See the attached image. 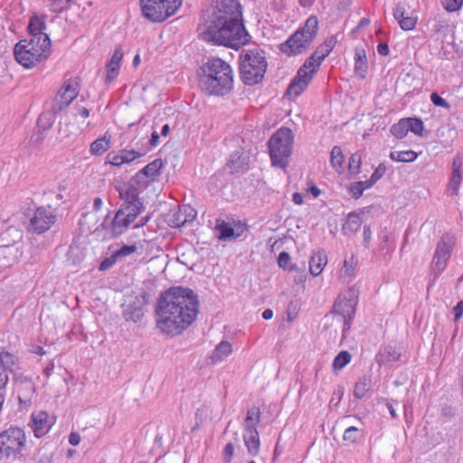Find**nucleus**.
I'll list each match as a JSON object with an SVG mask.
<instances>
[{
    "instance_id": "1",
    "label": "nucleus",
    "mask_w": 463,
    "mask_h": 463,
    "mask_svg": "<svg viewBox=\"0 0 463 463\" xmlns=\"http://www.w3.org/2000/svg\"><path fill=\"white\" fill-rule=\"evenodd\" d=\"M198 32L200 38L205 42L235 50L249 42L238 0H213L212 7L202 14Z\"/></svg>"
},
{
    "instance_id": "2",
    "label": "nucleus",
    "mask_w": 463,
    "mask_h": 463,
    "mask_svg": "<svg viewBox=\"0 0 463 463\" xmlns=\"http://www.w3.org/2000/svg\"><path fill=\"white\" fill-rule=\"evenodd\" d=\"M201 90L208 96L223 97L233 89V72L224 60H208L197 71Z\"/></svg>"
},
{
    "instance_id": "3",
    "label": "nucleus",
    "mask_w": 463,
    "mask_h": 463,
    "mask_svg": "<svg viewBox=\"0 0 463 463\" xmlns=\"http://www.w3.org/2000/svg\"><path fill=\"white\" fill-rule=\"evenodd\" d=\"M45 28L46 15H33L28 24V31L32 38L30 41L23 40L15 44L14 58H46L49 55L52 43L48 34L43 33Z\"/></svg>"
},
{
    "instance_id": "4",
    "label": "nucleus",
    "mask_w": 463,
    "mask_h": 463,
    "mask_svg": "<svg viewBox=\"0 0 463 463\" xmlns=\"http://www.w3.org/2000/svg\"><path fill=\"white\" fill-rule=\"evenodd\" d=\"M318 18L309 16L305 24L279 45V51L287 56H298L307 52L318 33Z\"/></svg>"
},
{
    "instance_id": "5",
    "label": "nucleus",
    "mask_w": 463,
    "mask_h": 463,
    "mask_svg": "<svg viewBox=\"0 0 463 463\" xmlns=\"http://www.w3.org/2000/svg\"><path fill=\"white\" fill-rule=\"evenodd\" d=\"M198 312L199 299L194 290L175 286V335L188 328L196 319Z\"/></svg>"
},
{
    "instance_id": "6",
    "label": "nucleus",
    "mask_w": 463,
    "mask_h": 463,
    "mask_svg": "<svg viewBox=\"0 0 463 463\" xmlns=\"http://www.w3.org/2000/svg\"><path fill=\"white\" fill-rule=\"evenodd\" d=\"M294 135L290 128H279L269 140V152L273 166L286 168L292 153Z\"/></svg>"
},
{
    "instance_id": "7",
    "label": "nucleus",
    "mask_w": 463,
    "mask_h": 463,
    "mask_svg": "<svg viewBox=\"0 0 463 463\" xmlns=\"http://www.w3.org/2000/svg\"><path fill=\"white\" fill-rule=\"evenodd\" d=\"M174 287L161 292L155 308L157 328L161 333L173 335L174 330Z\"/></svg>"
},
{
    "instance_id": "8",
    "label": "nucleus",
    "mask_w": 463,
    "mask_h": 463,
    "mask_svg": "<svg viewBox=\"0 0 463 463\" xmlns=\"http://www.w3.org/2000/svg\"><path fill=\"white\" fill-rule=\"evenodd\" d=\"M25 448L26 435L23 429L11 427L0 433V457L21 459Z\"/></svg>"
},
{
    "instance_id": "9",
    "label": "nucleus",
    "mask_w": 463,
    "mask_h": 463,
    "mask_svg": "<svg viewBox=\"0 0 463 463\" xmlns=\"http://www.w3.org/2000/svg\"><path fill=\"white\" fill-rule=\"evenodd\" d=\"M321 66V60H306L288 86L284 97L294 100L299 97L312 81Z\"/></svg>"
},
{
    "instance_id": "10",
    "label": "nucleus",
    "mask_w": 463,
    "mask_h": 463,
    "mask_svg": "<svg viewBox=\"0 0 463 463\" xmlns=\"http://www.w3.org/2000/svg\"><path fill=\"white\" fill-rule=\"evenodd\" d=\"M260 420V411L257 407H253L247 411L244 420L243 440L247 448L248 453L256 457L260 453V435L257 430V425Z\"/></svg>"
},
{
    "instance_id": "11",
    "label": "nucleus",
    "mask_w": 463,
    "mask_h": 463,
    "mask_svg": "<svg viewBox=\"0 0 463 463\" xmlns=\"http://www.w3.org/2000/svg\"><path fill=\"white\" fill-rule=\"evenodd\" d=\"M357 303L358 292L353 288L341 293L335 302L333 312L343 318L344 332L348 330L351 326V322L354 317Z\"/></svg>"
},
{
    "instance_id": "12",
    "label": "nucleus",
    "mask_w": 463,
    "mask_h": 463,
    "mask_svg": "<svg viewBox=\"0 0 463 463\" xmlns=\"http://www.w3.org/2000/svg\"><path fill=\"white\" fill-rule=\"evenodd\" d=\"M142 15L152 23H163L174 14V0H140Z\"/></svg>"
},
{
    "instance_id": "13",
    "label": "nucleus",
    "mask_w": 463,
    "mask_h": 463,
    "mask_svg": "<svg viewBox=\"0 0 463 463\" xmlns=\"http://www.w3.org/2000/svg\"><path fill=\"white\" fill-rule=\"evenodd\" d=\"M455 243V237L449 233L443 234L437 243L431 261V269L436 276H439L446 269Z\"/></svg>"
},
{
    "instance_id": "14",
    "label": "nucleus",
    "mask_w": 463,
    "mask_h": 463,
    "mask_svg": "<svg viewBox=\"0 0 463 463\" xmlns=\"http://www.w3.org/2000/svg\"><path fill=\"white\" fill-rule=\"evenodd\" d=\"M267 70L266 60H241V79L244 84L253 86L260 82Z\"/></svg>"
},
{
    "instance_id": "15",
    "label": "nucleus",
    "mask_w": 463,
    "mask_h": 463,
    "mask_svg": "<svg viewBox=\"0 0 463 463\" xmlns=\"http://www.w3.org/2000/svg\"><path fill=\"white\" fill-rule=\"evenodd\" d=\"M56 214L51 206L37 207L32 217L28 226V231L37 234H42L55 223Z\"/></svg>"
},
{
    "instance_id": "16",
    "label": "nucleus",
    "mask_w": 463,
    "mask_h": 463,
    "mask_svg": "<svg viewBox=\"0 0 463 463\" xmlns=\"http://www.w3.org/2000/svg\"><path fill=\"white\" fill-rule=\"evenodd\" d=\"M79 87L78 78L69 79L64 82L52 102L54 112L63 111L77 98Z\"/></svg>"
},
{
    "instance_id": "17",
    "label": "nucleus",
    "mask_w": 463,
    "mask_h": 463,
    "mask_svg": "<svg viewBox=\"0 0 463 463\" xmlns=\"http://www.w3.org/2000/svg\"><path fill=\"white\" fill-rule=\"evenodd\" d=\"M130 224L131 222L123 216V212L117 211L110 222H109V215L106 216L99 228L106 232L104 235L106 238L114 239L122 235Z\"/></svg>"
},
{
    "instance_id": "18",
    "label": "nucleus",
    "mask_w": 463,
    "mask_h": 463,
    "mask_svg": "<svg viewBox=\"0 0 463 463\" xmlns=\"http://www.w3.org/2000/svg\"><path fill=\"white\" fill-rule=\"evenodd\" d=\"M60 112H54L53 105H52V109L50 110L40 114L37 120L36 129L31 137L32 142L35 146H40L43 143L44 139V132L52 127L55 121V117Z\"/></svg>"
},
{
    "instance_id": "19",
    "label": "nucleus",
    "mask_w": 463,
    "mask_h": 463,
    "mask_svg": "<svg viewBox=\"0 0 463 463\" xmlns=\"http://www.w3.org/2000/svg\"><path fill=\"white\" fill-rule=\"evenodd\" d=\"M53 424L54 419L46 411H40L31 415L29 426L36 438H43L49 432Z\"/></svg>"
},
{
    "instance_id": "20",
    "label": "nucleus",
    "mask_w": 463,
    "mask_h": 463,
    "mask_svg": "<svg viewBox=\"0 0 463 463\" xmlns=\"http://www.w3.org/2000/svg\"><path fill=\"white\" fill-rule=\"evenodd\" d=\"M150 302L149 295L146 291L142 290L135 298V301L130 304L125 312L127 320H131L135 323L140 321L144 317V307Z\"/></svg>"
},
{
    "instance_id": "21",
    "label": "nucleus",
    "mask_w": 463,
    "mask_h": 463,
    "mask_svg": "<svg viewBox=\"0 0 463 463\" xmlns=\"http://www.w3.org/2000/svg\"><path fill=\"white\" fill-rule=\"evenodd\" d=\"M462 157L457 155L452 161V176L448 184V194L450 196L458 195L462 182Z\"/></svg>"
},
{
    "instance_id": "22",
    "label": "nucleus",
    "mask_w": 463,
    "mask_h": 463,
    "mask_svg": "<svg viewBox=\"0 0 463 463\" xmlns=\"http://www.w3.org/2000/svg\"><path fill=\"white\" fill-rule=\"evenodd\" d=\"M116 189L119 194V198L123 201V203L142 202L139 198L141 193L139 189L133 186L128 183H124L116 186Z\"/></svg>"
},
{
    "instance_id": "23",
    "label": "nucleus",
    "mask_w": 463,
    "mask_h": 463,
    "mask_svg": "<svg viewBox=\"0 0 463 463\" xmlns=\"http://www.w3.org/2000/svg\"><path fill=\"white\" fill-rule=\"evenodd\" d=\"M401 358L400 350L393 345H388L379 351L376 355V362L380 364H387L399 361Z\"/></svg>"
},
{
    "instance_id": "24",
    "label": "nucleus",
    "mask_w": 463,
    "mask_h": 463,
    "mask_svg": "<svg viewBox=\"0 0 463 463\" xmlns=\"http://www.w3.org/2000/svg\"><path fill=\"white\" fill-rule=\"evenodd\" d=\"M18 392L19 403L24 406L31 405V401L33 396L35 387L31 381L20 382L16 385Z\"/></svg>"
},
{
    "instance_id": "25",
    "label": "nucleus",
    "mask_w": 463,
    "mask_h": 463,
    "mask_svg": "<svg viewBox=\"0 0 463 463\" xmlns=\"http://www.w3.org/2000/svg\"><path fill=\"white\" fill-rule=\"evenodd\" d=\"M338 43V36L330 35L317 47L316 51L310 58H326L335 49Z\"/></svg>"
},
{
    "instance_id": "26",
    "label": "nucleus",
    "mask_w": 463,
    "mask_h": 463,
    "mask_svg": "<svg viewBox=\"0 0 463 463\" xmlns=\"http://www.w3.org/2000/svg\"><path fill=\"white\" fill-rule=\"evenodd\" d=\"M362 222L363 221L359 213H350L345 222L342 226L343 234L345 236L354 235L360 230Z\"/></svg>"
},
{
    "instance_id": "27",
    "label": "nucleus",
    "mask_w": 463,
    "mask_h": 463,
    "mask_svg": "<svg viewBox=\"0 0 463 463\" xmlns=\"http://www.w3.org/2000/svg\"><path fill=\"white\" fill-rule=\"evenodd\" d=\"M121 60H109L103 70L104 82L110 85L119 75Z\"/></svg>"
},
{
    "instance_id": "28",
    "label": "nucleus",
    "mask_w": 463,
    "mask_h": 463,
    "mask_svg": "<svg viewBox=\"0 0 463 463\" xmlns=\"http://www.w3.org/2000/svg\"><path fill=\"white\" fill-rule=\"evenodd\" d=\"M327 263V257L324 251H317L314 253L309 260V271L317 277L323 271Z\"/></svg>"
},
{
    "instance_id": "29",
    "label": "nucleus",
    "mask_w": 463,
    "mask_h": 463,
    "mask_svg": "<svg viewBox=\"0 0 463 463\" xmlns=\"http://www.w3.org/2000/svg\"><path fill=\"white\" fill-rule=\"evenodd\" d=\"M143 209V202H137L136 203H122L118 211L123 212V216L132 223L141 213Z\"/></svg>"
},
{
    "instance_id": "30",
    "label": "nucleus",
    "mask_w": 463,
    "mask_h": 463,
    "mask_svg": "<svg viewBox=\"0 0 463 463\" xmlns=\"http://www.w3.org/2000/svg\"><path fill=\"white\" fill-rule=\"evenodd\" d=\"M180 212L183 211L184 217L182 218L181 214H175V228L184 226L186 223L193 222L196 215V210L189 204L179 205Z\"/></svg>"
},
{
    "instance_id": "31",
    "label": "nucleus",
    "mask_w": 463,
    "mask_h": 463,
    "mask_svg": "<svg viewBox=\"0 0 463 463\" xmlns=\"http://www.w3.org/2000/svg\"><path fill=\"white\" fill-rule=\"evenodd\" d=\"M232 351V345L227 341L221 342L213 350L211 360L213 364L222 362Z\"/></svg>"
},
{
    "instance_id": "32",
    "label": "nucleus",
    "mask_w": 463,
    "mask_h": 463,
    "mask_svg": "<svg viewBox=\"0 0 463 463\" xmlns=\"http://www.w3.org/2000/svg\"><path fill=\"white\" fill-rule=\"evenodd\" d=\"M394 16L398 20L400 26L403 30H412L415 28L417 24V17L411 15H404V11L401 8H397L394 12Z\"/></svg>"
},
{
    "instance_id": "33",
    "label": "nucleus",
    "mask_w": 463,
    "mask_h": 463,
    "mask_svg": "<svg viewBox=\"0 0 463 463\" xmlns=\"http://www.w3.org/2000/svg\"><path fill=\"white\" fill-rule=\"evenodd\" d=\"M372 385L370 375H364L356 383L354 390V395L356 399H362L365 396Z\"/></svg>"
},
{
    "instance_id": "34",
    "label": "nucleus",
    "mask_w": 463,
    "mask_h": 463,
    "mask_svg": "<svg viewBox=\"0 0 463 463\" xmlns=\"http://www.w3.org/2000/svg\"><path fill=\"white\" fill-rule=\"evenodd\" d=\"M148 151H149V148H140L138 150H135V149H130V150L123 149V150L119 151V153L121 155L120 162H121L122 165L129 164V163L133 162L134 160H136V159H137L139 157H142Z\"/></svg>"
},
{
    "instance_id": "35",
    "label": "nucleus",
    "mask_w": 463,
    "mask_h": 463,
    "mask_svg": "<svg viewBox=\"0 0 463 463\" xmlns=\"http://www.w3.org/2000/svg\"><path fill=\"white\" fill-rule=\"evenodd\" d=\"M215 229L220 232V240H228L238 237V235H235L233 227L223 220H216Z\"/></svg>"
},
{
    "instance_id": "36",
    "label": "nucleus",
    "mask_w": 463,
    "mask_h": 463,
    "mask_svg": "<svg viewBox=\"0 0 463 463\" xmlns=\"http://www.w3.org/2000/svg\"><path fill=\"white\" fill-rule=\"evenodd\" d=\"M110 140L107 139L106 137L98 138L93 141L90 145V151L91 155L100 156L109 149Z\"/></svg>"
},
{
    "instance_id": "37",
    "label": "nucleus",
    "mask_w": 463,
    "mask_h": 463,
    "mask_svg": "<svg viewBox=\"0 0 463 463\" xmlns=\"http://www.w3.org/2000/svg\"><path fill=\"white\" fill-rule=\"evenodd\" d=\"M418 155L412 150L407 151H393L390 154V158L393 161L411 163L417 159Z\"/></svg>"
},
{
    "instance_id": "38",
    "label": "nucleus",
    "mask_w": 463,
    "mask_h": 463,
    "mask_svg": "<svg viewBox=\"0 0 463 463\" xmlns=\"http://www.w3.org/2000/svg\"><path fill=\"white\" fill-rule=\"evenodd\" d=\"M390 131L396 138L402 139L405 137L409 132L408 118H404L400 119L391 127Z\"/></svg>"
},
{
    "instance_id": "39",
    "label": "nucleus",
    "mask_w": 463,
    "mask_h": 463,
    "mask_svg": "<svg viewBox=\"0 0 463 463\" xmlns=\"http://www.w3.org/2000/svg\"><path fill=\"white\" fill-rule=\"evenodd\" d=\"M344 161L345 157L342 149L337 146H334L330 155V163L332 167L337 172H340L343 168Z\"/></svg>"
},
{
    "instance_id": "40",
    "label": "nucleus",
    "mask_w": 463,
    "mask_h": 463,
    "mask_svg": "<svg viewBox=\"0 0 463 463\" xmlns=\"http://www.w3.org/2000/svg\"><path fill=\"white\" fill-rule=\"evenodd\" d=\"M17 358L10 352L5 351L0 354V367L9 372H13L16 364Z\"/></svg>"
},
{
    "instance_id": "41",
    "label": "nucleus",
    "mask_w": 463,
    "mask_h": 463,
    "mask_svg": "<svg viewBox=\"0 0 463 463\" xmlns=\"http://www.w3.org/2000/svg\"><path fill=\"white\" fill-rule=\"evenodd\" d=\"M161 166H162L161 160L156 159V160H154L153 162L147 164L140 171L142 172V175H145L147 179L153 181L154 177L156 175H157Z\"/></svg>"
},
{
    "instance_id": "42",
    "label": "nucleus",
    "mask_w": 463,
    "mask_h": 463,
    "mask_svg": "<svg viewBox=\"0 0 463 463\" xmlns=\"http://www.w3.org/2000/svg\"><path fill=\"white\" fill-rule=\"evenodd\" d=\"M351 361V354L347 351H341L333 361L335 370L343 369Z\"/></svg>"
},
{
    "instance_id": "43",
    "label": "nucleus",
    "mask_w": 463,
    "mask_h": 463,
    "mask_svg": "<svg viewBox=\"0 0 463 463\" xmlns=\"http://www.w3.org/2000/svg\"><path fill=\"white\" fill-rule=\"evenodd\" d=\"M150 181L151 180L147 179L146 175H142V172L139 171L128 183L133 184V186H135L136 188L139 189L140 192H142L144 189L146 188Z\"/></svg>"
},
{
    "instance_id": "44",
    "label": "nucleus",
    "mask_w": 463,
    "mask_h": 463,
    "mask_svg": "<svg viewBox=\"0 0 463 463\" xmlns=\"http://www.w3.org/2000/svg\"><path fill=\"white\" fill-rule=\"evenodd\" d=\"M409 131L413 134L423 137L424 125L421 119L417 118H407Z\"/></svg>"
},
{
    "instance_id": "45",
    "label": "nucleus",
    "mask_w": 463,
    "mask_h": 463,
    "mask_svg": "<svg viewBox=\"0 0 463 463\" xmlns=\"http://www.w3.org/2000/svg\"><path fill=\"white\" fill-rule=\"evenodd\" d=\"M368 70V60H355L354 73L360 79H364Z\"/></svg>"
},
{
    "instance_id": "46",
    "label": "nucleus",
    "mask_w": 463,
    "mask_h": 463,
    "mask_svg": "<svg viewBox=\"0 0 463 463\" xmlns=\"http://www.w3.org/2000/svg\"><path fill=\"white\" fill-rule=\"evenodd\" d=\"M361 434V430L354 426L347 428L344 433V439L352 443L355 442Z\"/></svg>"
},
{
    "instance_id": "47",
    "label": "nucleus",
    "mask_w": 463,
    "mask_h": 463,
    "mask_svg": "<svg viewBox=\"0 0 463 463\" xmlns=\"http://www.w3.org/2000/svg\"><path fill=\"white\" fill-rule=\"evenodd\" d=\"M441 3L444 9L449 13L458 11L463 5V0H442Z\"/></svg>"
},
{
    "instance_id": "48",
    "label": "nucleus",
    "mask_w": 463,
    "mask_h": 463,
    "mask_svg": "<svg viewBox=\"0 0 463 463\" xmlns=\"http://www.w3.org/2000/svg\"><path fill=\"white\" fill-rule=\"evenodd\" d=\"M362 164V157L358 153H354L351 156L349 159V170L353 173H356L359 171Z\"/></svg>"
},
{
    "instance_id": "49",
    "label": "nucleus",
    "mask_w": 463,
    "mask_h": 463,
    "mask_svg": "<svg viewBox=\"0 0 463 463\" xmlns=\"http://www.w3.org/2000/svg\"><path fill=\"white\" fill-rule=\"evenodd\" d=\"M137 248L136 245H124L119 250L115 251V256L122 258L128 256L137 251Z\"/></svg>"
},
{
    "instance_id": "50",
    "label": "nucleus",
    "mask_w": 463,
    "mask_h": 463,
    "mask_svg": "<svg viewBox=\"0 0 463 463\" xmlns=\"http://www.w3.org/2000/svg\"><path fill=\"white\" fill-rule=\"evenodd\" d=\"M118 258L115 256V252L111 254L110 257L105 258L99 264V270H107L111 268L117 261Z\"/></svg>"
},
{
    "instance_id": "51",
    "label": "nucleus",
    "mask_w": 463,
    "mask_h": 463,
    "mask_svg": "<svg viewBox=\"0 0 463 463\" xmlns=\"http://www.w3.org/2000/svg\"><path fill=\"white\" fill-rule=\"evenodd\" d=\"M349 191L352 194V196L355 199L360 198L363 195V193L364 192L362 184L360 182H354L351 184L349 187Z\"/></svg>"
},
{
    "instance_id": "52",
    "label": "nucleus",
    "mask_w": 463,
    "mask_h": 463,
    "mask_svg": "<svg viewBox=\"0 0 463 463\" xmlns=\"http://www.w3.org/2000/svg\"><path fill=\"white\" fill-rule=\"evenodd\" d=\"M430 100L432 101V103L435 106H438V107H442L445 109H449V107H450L449 104L436 92L431 93Z\"/></svg>"
},
{
    "instance_id": "53",
    "label": "nucleus",
    "mask_w": 463,
    "mask_h": 463,
    "mask_svg": "<svg viewBox=\"0 0 463 463\" xmlns=\"http://www.w3.org/2000/svg\"><path fill=\"white\" fill-rule=\"evenodd\" d=\"M354 268L352 265H349L346 260H345L341 276L345 279H351V278L354 276Z\"/></svg>"
},
{
    "instance_id": "54",
    "label": "nucleus",
    "mask_w": 463,
    "mask_h": 463,
    "mask_svg": "<svg viewBox=\"0 0 463 463\" xmlns=\"http://www.w3.org/2000/svg\"><path fill=\"white\" fill-rule=\"evenodd\" d=\"M234 454V448L232 443H227L224 447L223 455L225 463H230Z\"/></svg>"
},
{
    "instance_id": "55",
    "label": "nucleus",
    "mask_w": 463,
    "mask_h": 463,
    "mask_svg": "<svg viewBox=\"0 0 463 463\" xmlns=\"http://www.w3.org/2000/svg\"><path fill=\"white\" fill-rule=\"evenodd\" d=\"M40 60H14L15 63L26 70L34 68Z\"/></svg>"
},
{
    "instance_id": "56",
    "label": "nucleus",
    "mask_w": 463,
    "mask_h": 463,
    "mask_svg": "<svg viewBox=\"0 0 463 463\" xmlns=\"http://www.w3.org/2000/svg\"><path fill=\"white\" fill-rule=\"evenodd\" d=\"M386 173V166L384 164H380L374 172L372 174L371 177L373 179V181L377 182L380 178H382L384 174Z\"/></svg>"
},
{
    "instance_id": "57",
    "label": "nucleus",
    "mask_w": 463,
    "mask_h": 463,
    "mask_svg": "<svg viewBox=\"0 0 463 463\" xmlns=\"http://www.w3.org/2000/svg\"><path fill=\"white\" fill-rule=\"evenodd\" d=\"M290 255L286 252V251H282L279 253V258H278V264L279 267L285 269L288 264L289 263L290 261Z\"/></svg>"
},
{
    "instance_id": "58",
    "label": "nucleus",
    "mask_w": 463,
    "mask_h": 463,
    "mask_svg": "<svg viewBox=\"0 0 463 463\" xmlns=\"http://www.w3.org/2000/svg\"><path fill=\"white\" fill-rule=\"evenodd\" d=\"M363 237H364V247L365 248H369L370 243H371V240H372V231H371L370 226L365 225L364 227Z\"/></svg>"
},
{
    "instance_id": "59",
    "label": "nucleus",
    "mask_w": 463,
    "mask_h": 463,
    "mask_svg": "<svg viewBox=\"0 0 463 463\" xmlns=\"http://www.w3.org/2000/svg\"><path fill=\"white\" fill-rule=\"evenodd\" d=\"M108 159H109V164H111L114 166H121L122 165V164L120 162L121 155L119 152L118 154H113V153L109 154Z\"/></svg>"
},
{
    "instance_id": "60",
    "label": "nucleus",
    "mask_w": 463,
    "mask_h": 463,
    "mask_svg": "<svg viewBox=\"0 0 463 463\" xmlns=\"http://www.w3.org/2000/svg\"><path fill=\"white\" fill-rule=\"evenodd\" d=\"M8 372L9 371L0 367V390L4 389L8 383Z\"/></svg>"
},
{
    "instance_id": "61",
    "label": "nucleus",
    "mask_w": 463,
    "mask_h": 463,
    "mask_svg": "<svg viewBox=\"0 0 463 463\" xmlns=\"http://www.w3.org/2000/svg\"><path fill=\"white\" fill-rule=\"evenodd\" d=\"M454 320L458 321L463 316V301H459L453 308Z\"/></svg>"
},
{
    "instance_id": "62",
    "label": "nucleus",
    "mask_w": 463,
    "mask_h": 463,
    "mask_svg": "<svg viewBox=\"0 0 463 463\" xmlns=\"http://www.w3.org/2000/svg\"><path fill=\"white\" fill-rule=\"evenodd\" d=\"M69 442L72 446H77L80 442V436L77 432H71L69 436Z\"/></svg>"
},
{
    "instance_id": "63",
    "label": "nucleus",
    "mask_w": 463,
    "mask_h": 463,
    "mask_svg": "<svg viewBox=\"0 0 463 463\" xmlns=\"http://www.w3.org/2000/svg\"><path fill=\"white\" fill-rule=\"evenodd\" d=\"M377 51L381 56H387L389 53V46L387 43H379Z\"/></svg>"
},
{
    "instance_id": "64",
    "label": "nucleus",
    "mask_w": 463,
    "mask_h": 463,
    "mask_svg": "<svg viewBox=\"0 0 463 463\" xmlns=\"http://www.w3.org/2000/svg\"><path fill=\"white\" fill-rule=\"evenodd\" d=\"M149 143V149L150 147L156 146L159 143V135L156 131H154L151 135V138L148 141Z\"/></svg>"
}]
</instances>
